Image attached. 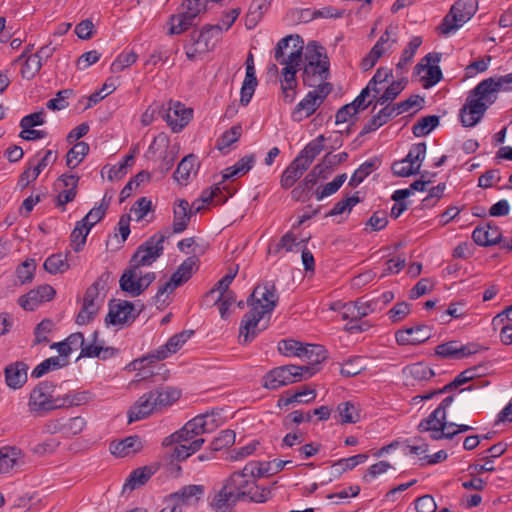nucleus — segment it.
Listing matches in <instances>:
<instances>
[{"label":"nucleus","mask_w":512,"mask_h":512,"mask_svg":"<svg viewBox=\"0 0 512 512\" xmlns=\"http://www.w3.org/2000/svg\"><path fill=\"white\" fill-rule=\"evenodd\" d=\"M368 459V455L358 454L349 458H343L333 463L332 467L336 468L338 474H342L347 470L355 468L357 465L364 463Z\"/></svg>","instance_id":"nucleus-54"},{"label":"nucleus","mask_w":512,"mask_h":512,"mask_svg":"<svg viewBox=\"0 0 512 512\" xmlns=\"http://www.w3.org/2000/svg\"><path fill=\"white\" fill-rule=\"evenodd\" d=\"M151 393L153 395L157 409L171 405L181 396L180 390L170 386L160 387L158 389L152 390Z\"/></svg>","instance_id":"nucleus-33"},{"label":"nucleus","mask_w":512,"mask_h":512,"mask_svg":"<svg viewBox=\"0 0 512 512\" xmlns=\"http://www.w3.org/2000/svg\"><path fill=\"white\" fill-rule=\"evenodd\" d=\"M316 397V392L313 389H310L308 386H304L301 390L295 392L287 396L284 399L279 400V405L283 402V405H289L292 403H309L313 401Z\"/></svg>","instance_id":"nucleus-48"},{"label":"nucleus","mask_w":512,"mask_h":512,"mask_svg":"<svg viewBox=\"0 0 512 512\" xmlns=\"http://www.w3.org/2000/svg\"><path fill=\"white\" fill-rule=\"evenodd\" d=\"M347 175L345 173L338 175L332 182L327 183L321 190L315 192L317 200H322L324 197L336 193L343 183L346 181Z\"/></svg>","instance_id":"nucleus-60"},{"label":"nucleus","mask_w":512,"mask_h":512,"mask_svg":"<svg viewBox=\"0 0 512 512\" xmlns=\"http://www.w3.org/2000/svg\"><path fill=\"white\" fill-rule=\"evenodd\" d=\"M90 230L91 229L84 224V221H78L76 223L70 235L71 246L75 252H79L83 249Z\"/></svg>","instance_id":"nucleus-43"},{"label":"nucleus","mask_w":512,"mask_h":512,"mask_svg":"<svg viewBox=\"0 0 512 512\" xmlns=\"http://www.w3.org/2000/svg\"><path fill=\"white\" fill-rule=\"evenodd\" d=\"M423 70H427V76L423 78L424 88L428 89L442 80L443 74L438 65H428L420 62L414 68L416 74H420Z\"/></svg>","instance_id":"nucleus-40"},{"label":"nucleus","mask_w":512,"mask_h":512,"mask_svg":"<svg viewBox=\"0 0 512 512\" xmlns=\"http://www.w3.org/2000/svg\"><path fill=\"white\" fill-rule=\"evenodd\" d=\"M377 163L378 160L373 159L361 164L359 168L351 176L349 186H358L372 171H374L377 168Z\"/></svg>","instance_id":"nucleus-51"},{"label":"nucleus","mask_w":512,"mask_h":512,"mask_svg":"<svg viewBox=\"0 0 512 512\" xmlns=\"http://www.w3.org/2000/svg\"><path fill=\"white\" fill-rule=\"evenodd\" d=\"M138 56L134 51H123L111 64V71L113 73L122 72L125 68L134 64Z\"/></svg>","instance_id":"nucleus-55"},{"label":"nucleus","mask_w":512,"mask_h":512,"mask_svg":"<svg viewBox=\"0 0 512 512\" xmlns=\"http://www.w3.org/2000/svg\"><path fill=\"white\" fill-rule=\"evenodd\" d=\"M91 400V393L88 391L71 390L67 393H60L59 409L64 407L80 406Z\"/></svg>","instance_id":"nucleus-38"},{"label":"nucleus","mask_w":512,"mask_h":512,"mask_svg":"<svg viewBox=\"0 0 512 512\" xmlns=\"http://www.w3.org/2000/svg\"><path fill=\"white\" fill-rule=\"evenodd\" d=\"M439 117L428 115L420 118L412 127V132L416 137H422L430 133L439 125Z\"/></svg>","instance_id":"nucleus-45"},{"label":"nucleus","mask_w":512,"mask_h":512,"mask_svg":"<svg viewBox=\"0 0 512 512\" xmlns=\"http://www.w3.org/2000/svg\"><path fill=\"white\" fill-rule=\"evenodd\" d=\"M256 161L255 155H245L241 159H239L233 166L226 168L223 171L222 179L226 181L233 177L243 176L248 173L252 167L254 166Z\"/></svg>","instance_id":"nucleus-30"},{"label":"nucleus","mask_w":512,"mask_h":512,"mask_svg":"<svg viewBox=\"0 0 512 512\" xmlns=\"http://www.w3.org/2000/svg\"><path fill=\"white\" fill-rule=\"evenodd\" d=\"M222 32L223 27L220 24H207L200 31H193L190 35V41L196 42L199 46L207 45L208 52L213 46L212 39L219 38Z\"/></svg>","instance_id":"nucleus-27"},{"label":"nucleus","mask_w":512,"mask_h":512,"mask_svg":"<svg viewBox=\"0 0 512 512\" xmlns=\"http://www.w3.org/2000/svg\"><path fill=\"white\" fill-rule=\"evenodd\" d=\"M86 427V421L81 416L69 419H57L49 424V429L53 433H61L66 437H72L80 434Z\"/></svg>","instance_id":"nucleus-19"},{"label":"nucleus","mask_w":512,"mask_h":512,"mask_svg":"<svg viewBox=\"0 0 512 512\" xmlns=\"http://www.w3.org/2000/svg\"><path fill=\"white\" fill-rule=\"evenodd\" d=\"M239 494H240V500L247 497L252 502L264 503L268 500L269 495L271 494V491L268 488H259L255 482L246 491L239 492Z\"/></svg>","instance_id":"nucleus-53"},{"label":"nucleus","mask_w":512,"mask_h":512,"mask_svg":"<svg viewBox=\"0 0 512 512\" xmlns=\"http://www.w3.org/2000/svg\"><path fill=\"white\" fill-rule=\"evenodd\" d=\"M304 41L299 35H288L277 43L275 60L284 65L280 79L283 101L291 104L296 98L297 72L301 69Z\"/></svg>","instance_id":"nucleus-4"},{"label":"nucleus","mask_w":512,"mask_h":512,"mask_svg":"<svg viewBox=\"0 0 512 512\" xmlns=\"http://www.w3.org/2000/svg\"><path fill=\"white\" fill-rule=\"evenodd\" d=\"M36 270V263L33 259L25 260L17 269L16 274L21 284L31 282Z\"/></svg>","instance_id":"nucleus-61"},{"label":"nucleus","mask_w":512,"mask_h":512,"mask_svg":"<svg viewBox=\"0 0 512 512\" xmlns=\"http://www.w3.org/2000/svg\"><path fill=\"white\" fill-rule=\"evenodd\" d=\"M192 214L190 212V204L185 199H179L173 210V233H182L189 225Z\"/></svg>","instance_id":"nucleus-24"},{"label":"nucleus","mask_w":512,"mask_h":512,"mask_svg":"<svg viewBox=\"0 0 512 512\" xmlns=\"http://www.w3.org/2000/svg\"><path fill=\"white\" fill-rule=\"evenodd\" d=\"M427 151V145L425 142H419L413 144L405 157V161H408L410 166H413V169L418 174L420 173V168L425 160Z\"/></svg>","instance_id":"nucleus-42"},{"label":"nucleus","mask_w":512,"mask_h":512,"mask_svg":"<svg viewBox=\"0 0 512 512\" xmlns=\"http://www.w3.org/2000/svg\"><path fill=\"white\" fill-rule=\"evenodd\" d=\"M431 337V329L427 325H416L400 329L395 333L396 342L399 345H417L427 341Z\"/></svg>","instance_id":"nucleus-14"},{"label":"nucleus","mask_w":512,"mask_h":512,"mask_svg":"<svg viewBox=\"0 0 512 512\" xmlns=\"http://www.w3.org/2000/svg\"><path fill=\"white\" fill-rule=\"evenodd\" d=\"M134 160V154L126 155L119 164L114 165L109 169L108 179L113 181L114 179L123 178L127 173V168L134 164Z\"/></svg>","instance_id":"nucleus-56"},{"label":"nucleus","mask_w":512,"mask_h":512,"mask_svg":"<svg viewBox=\"0 0 512 512\" xmlns=\"http://www.w3.org/2000/svg\"><path fill=\"white\" fill-rule=\"evenodd\" d=\"M307 169L308 167L302 163V157H296L283 171L280 186L285 190L290 189Z\"/></svg>","instance_id":"nucleus-23"},{"label":"nucleus","mask_w":512,"mask_h":512,"mask_svg":"<svg viewBox=\"0 0 512 512\" xmlns=\"http://www.w3.org/2000/svg\"><path fill=\"white\" fill-rule=\"evenodd\" d=\"M60 391L51 381H42L31 391L28 406L32 413L43 415L59 409Z\"/></svg>","instance_id":"nucleus-6"},{"label":"nucleus","mask_w":512,"mask_h":512,"mask_svg":"<svg viewBox=\"0 0 512 512\" xmlns=\"http://www.w3.org/2000/svg\"><path fill=\"white\" fill-rule=\"evenodd\" d=\"M89 152V145L84 142H78L76 143L67 153L66 155V165L74 169L82 160L83 158L88 154Z\"/></svg>","instance_id":"nucleus-47"},{"label":"nucleus","mask_w":512,"mask_h":512,"mask_svg":"<svg viewBox=\"0 0 512 512\" xmlns=\"http://www.w3.org/2000/svg\"><path fill=\"white\" fill-rule=\"evenodd\" d=\"M473 241L483 247L500 244L502 233L498 226L488 223L483 227H476L472 232Z\"/></svg>","instance_id":"nucleus-22"},{"label":"nucleus","mask_w":512,"mask_h":512,"mask_svg":"<svg viewBox=\"0 0 512 512\" xmlns=\"http://www.w3.org/2000/svg\"><path fill=\"white\" fill-rule=\"evenodd\" d=\"M28 366L24 362L17 361L5 368V380L13 389L21 388L27 381Z\"/></svg>","instance_id":"nucleus-25"},{"label":"nucleus","mask_w":512,"mask_h":512,"mask_svg":"<svg viewBox=\"0 0 512 512\" xmlns=\"http://www.w3.org/2000/svg\"><path fill=\"white\" fill-rule=\"evenodd\" d=\"M54 329V322L51 319H43L34 329V344H40L48 342L49 334Z\"/></svg>","instance_id":"nucleus-59"},{"label":"nucleus","mask_w":512,"mask_h":512,"mask_svg":"<svg viewBox=\"0 0 512 512\" xmlns=\"http://www.w3.org/2000/svg\"><path fill=\"white\" fill-rule=\"evenodd\" d=\"M376 305L377 301L375 300H364V298H359L354 302H349L343 305L342 318L344 320H360L374 312Z\"/></svg>","instance_id":"nucleus-17"},{"label":"nucleus","mask_w":512,"mask_h":512,"mask_svg":"<svg viewBox=\"0 0 512 512\" xmlns=\"http://www.w3.org/2000/svg\"><path fill=\"white\" fill-rule=\"evenodd\" d=\"M409 374L416 380L423 381L431 379L435 373L426 364L418 362L407 367Z\"/></svg>","instance_id":"nucleus-64"},{"label":"nucleus","mask_w":512,"mask_h":512,"mask_svg":"<svg viewBox=\"0 0 512 512\" xmlns=\"http://www.w3.org/2000/svg\"><path fill=\"white\" fill-rule=\"evenodd\" d=\"M218 427L213 414L205 413L188 421L180 430L163 440L164 446L176 445L171 457L183 461L197 452L205 443L203 434L211 433Z\"/></svg>","instance_id":"nucleus-3"},{"label":"nucleus","mask_w":512,"mask_h":512,"mask_svg":"<svg viewBox=\"0 0 512 512\" xmlns=\"http://www.w3.org/2000/svg\"><path fill=\"white\" fill-rule=\"evenodd\" d=\"M320 166H314L313 169L305 176L302 182H300L291 191V197L294 201H306L310 198V191L316 185L319 178H326L325 174L320 172Z\"/></svg>","instance_id":"nucleus-18"},{"label":"nucleus","mask_w":512,"mask_h":512,"mask_svg":"<svg viewBox=\"0 0 512 512\" xmlns=\"http://www.w3.org/2000/svg\"><path fill=\"white\" fill-rule=\"evenodd\" d=\"M196 18L197 17H192V15L188 14L187 11L171 16V27L169 33L181 34L195 24L194 21Z\"/></svg>","instance_id":"nucleus-44"},{"label":"nucleus","mask_w":512,"mask_h":512,"mask_svg":"<svg viewBox=\"0 0 512 512\" xmlns=\"http://www.w3.org/2000/svg\"><path fill=\"white\" fill-rule=\"evenodd\" d=\"M279 300L274 282L258 284L247 299L249 311L241 320L238 340L241 345L251 343L268 327V322Z\"/></svg>","instance_id":"nucleus-1"},{"label":"nucleus","mask_w":512,"mask_h":512,"mask_svg":"<svg viewBox=\"0 0 512 512\" xmlns=\"http://www.w3.org/2000/svg\"><path fill=\"white\" fill-rule=\"evenodd\" d=\"M156 403L153 399L151 391L143 394L129 409L128 411V422L132 423L135 421L142 420L148 417L156 410Z\"/></svg>","instance_id":"nucleus-20"},{"label":"nucleus","mask_w":512,"mask_h":512,"mask_svg":"<svg viewBox=\"0 0 512 512\" xmlns=\"http://www.w3.org/2000/svg\"><path fill=\"white\" fill-rule=\"evenodd\" d=\"M305 60L302 73L304 86L313 87L322 93V97H327L332 91V85L327 82L330 62L325 48L315 41L309 42L306 46Z\"/></svg>","instance_id":"nucleus-5"},{"label":"nucleus","mask_w":512,"mask_h":512,"mask_svg":"<svg viewBox=\"0 0 512 512\" xmlns=\"http://www.w3.org/2000/svg\"><path fill=\"white\" fill-rule=\"evenodd\" d=\"M235 432L230 429L222 430L219 434L211 441L210 448L212 451H220L224 448H228L235 443Z\"/></svg>","instance_id":"nucleus-50"},{"label":"nucleus","mask_w":512,"mask_h":512,"mask_svg":"<svg viewBox=\"0 0 512 512\" xmlns=\"http://www.w3.org/2000/svg\"><path fill=\"white\" fill-rule=\"evenodd\" d=\"M337 409L343 423H356L360 418L355 404L350 401L340 403Z\"/></svg>","instance_id":"nucleus-57"},{"label":"nucleus","mask_w":512,"mask_h":512,"mask_svg":"<svg viewBox=\"0 0 512 512\" xmlns=\"http://www.w3.org/2000/svg\"><path fill=\"white\" fill-rule=\"evenodd\" d=\"M307 361V365L300 366L303 368L306 377L310 378L321 369V364L327 359V351L322 345L305 344L302 357Z\"/></svg>","instance_id":"nucleus-12"},{"label":"nucleus","mask_w":512,"mask_h":512,"mask_svg":"<svg viewBox=\"0 0 512 512\" xmlns=\"http://www.w3.org/2000/svg\"><path fill=\"white\" fill-rule=\"evenodd\" d=\"M242 128L241 126H233L229 130L225 131L217 141V148L219 150H223L228 148L233 143L237 142L241 136Z\"/></svg>","instance_id":"nucleus-58"},{"label":"nucleus","mask_w":512,"mask_h":512,"mask_svg":"<svg viewBox=\"0 0 512 512\" xmlns=\"http://www.w3.org/2000/svg\"><path fill=\"white\" fill-rule=\"evenodd\" d=\"M238 501H240L239 492L233 490V487L227 481L214 496L212 506L217 510H226L236 505Z\"/></svg>","instance_id":"nucleus-26"},{"label":"nucleus","mask_w":512,"mask_h":512,"mask_svg":"<svg viewBox=\"0 0 512 512\" xmlns=\"http://www.w3.org/2000/svg\"><path fill=\"white\" fill-rule=\"evenodd\" d=\"M479 345H463L458 341H448L436 346L435 355L443 359H462L479 351Z\"/></svg>","instance_id":"nucleus-13"},{"label":"nucleus","mask_w":512,"mask_h":512,"mask_svg":"<svg viewBox=\"0 0 512 512\" xmlns=\"http://www.w3.org/2000/svg\"><path fill=\"white\" fill-rule=\"evenodd\" d=\"M43 63L35 56H29L21 68V75L25 79H32L40 71Z\"/></svg>","instance_id":"nucleus-63"},{"label":"nucleus","mask_w":512,"mask_h":512,"mask_svg":"<svg viewBox=\"0 0 512 512\" xmlns=\"http://www.w3.org/2000/svg\"><path fill=\"white\" fill-rule=\"evenodd\" d=\"M303 368L296 365H283L270 370L263 378V386L267 389L275 390L281 386L299 382L308 379Z\"/></svg>","instance_id":"nucleus-9"},{"label":"nucleus","mask_w":512,"mask_h":512,"mask_svg":"<svg viewBox=\"0 0 512 512\" xmlns=\"http://www.w3.org/2000/svg\"><path fill=\"white\" fill-rule=\"evenodd\" d=\"M393 117H395V115L391 105H386L376 115H373L363 126L360 135L363 136L377 130Z\"/></svg>","instance_id":"nucleus-31"},{"label":"nucleus","mask_w":512,"mask_h":512,"mask_svg":"<svg viewBox=\"0 0 512 512\" xmlns=\"http://www.w3.org/2000/svg\"><path fill=\"white\" fill-rule=\"evenodd\" d=\"M69 364L68 359L59 358V357H50L42 361L38 364L31 372L32 378H40L43 375L47 374L50 371H54L65 367Z\"/></svg>","instance_id":"nucleus-39"},{"label":"nucleus","mask_w":512,"mask_h":512,"mask_svg":"<svg viewBox=\"0 0 512 512\" xmlns=\"http://www.w3.org/2000/svg\"><path fill=\"white\" fill-rule=\"evenodd\" d=\"M170 233L158 232L142 243L133 254L130 266L139 269L142 266H149L159 258L164 251L163 243L169 238Z\"/></svg>","instance_id":"nucleus-7"},{"label":"nucleus","mask_w":512,"mask_h":512,"mask_svg":"<svg viewBox=\"0 0 512 512\" xmlns=\"http://www.w3.org/2000/svg\"><path fill=\"white\" fill-rule=\"evenodd\" d=\"M140 310H136L134 304L130 301L121 299H112L109 302V312L106 315L105 322L109 325L131 324L139 315Z\"/></svg>","instance_id":"nucleus-11"},{"label":"nucleus","mask_w":512,"mask_h":512,"mask_svg":"<svg viewBox=\"0 0 512 512\" xmlns=\"http://www.w3.org/2000/svg\"><path fill=\"white\" fill-rule=\"evenodd\" d=\"M178 338L176 335H173L169 338L165 345L160 346L158 349L154 350L147 356L140 359L141 362L147 361L148 363H153L155 361H160L166 359L173 353H176L180 348V344L178 343Z\"/></svg>","instance_id":"nucleus-29"},{"label":"nucleus","mask_w":512,"mask_h":512,"mask_svg":"<svg viewBox=\"0 0 512 512\" xmlns=\"http://www.w3.org/2000/svg\"><path fill=\"white\" fill-rule=\"evenodd\" d=\"M199 166L198 158L194 154H189L185 156L177 166L176 171L174 172V179L179 183L186 182L192 171L195 170L196 167Z\"/></svg>","instance_id":"nucleus-37"},{"label":"nucleus","mask_w":512,"mask_h":512,"mask_svg":"<svg viewBox=\"0 0 512 512\" xmlns=\"http://www.w3.org/2000/svg\"><path fill=\"white\" fill-rule=\"evenodd\" d=\"M55 293L51 285L44 284L21 296L18 302L23 309L33 311L42 302L51 300Z\"/></svg>","instance_id":"nucleus-16"},{"label":"nucleus","mask_w":512,"mask_h":512,"mask_svg":"<svg viewBox=\"0 0 512 512\" xmlns=\"http://www.w3.org/2000/svg\"><path fill=\"white\" fill-rule=\"evenodd\" d=\"M512 91V73L489 77L478 83L468 94L459 112L464 127H474L483 118L489 105L496 102L498 92Z\"/></svg>","instance_id":"nucleus-2"},{"label":"nucleus","mask_w":512,"mask_h":512,"mask_svg":"<svg viewBox=\"0 0 512 512\" xmlns=\"http://www.w3.org/2000/svg\"><path fill=\"white\" fill-rule=\"evenodd\" d=\"M21 462L22 452L20 449L11 446H5L0 449V473H8Z\"/></svg>","instance_id":"nucleus-28"},{"label":"nucleus","mask_w":512,"mask_h":512,"mask_svg":"<svg viewBox=\"0 0 512 512\" xmlns=\"http://www.w3.org/2000/svg\"><path fill=\"white\" fill-rule=\"evenodd\" d=\"M138 270L130 266L129 269L125 270L122 274L119 283L122 291L129 293L131 296H139L141 289L139 288Z\"/></svg>","instance_id":"nucleus-34"},{"label":"nucleus","mask_w":512,"mask_h":512,"mask_svg":"<svg viewBox=\"0 0 512 512\" xmlns=\"http://www.w3.org/2000/svg\"><path fill=\"white\" fill-rule=\"evenodd\" d=\"M347 159L348 153L346 152L332 154V152L330 151L322 158L321 162L318 163L316 166H320V172L327 176V174L330 173L333 170V168H335L339 164L346 162Z\"/></svg>","instance_id":"nucleus-46"},{"label":"nucleus","mask_w":512,"mask_h":512,"mask_svg":"<svg viewBox=\"0 0 512 512\" xmlns=\"http://www.w3.org/2000/svg\"><path fill=\"white\" fill-rule=\"evenodd\" d=\"M326 97H322V93L318 90L310 91L308 94L296 105L292 112L294 121H302L314 114L317 108L322 104Z\"/></svg>","instance_id":"nucleus-15"},{"label":"nucleus","mask_w":512,"mask_h":512,"mask_svg":"<svg viewBox=\"0 0 512 512\" xmlns=\"http://www.w3.org/2000/svg\"><path fill=\"white\" fill-rule=\"evenodd\" d=\"M68 254L56 253L50 255L44 262V269L50 274L64 273L69 268Z\"/></svg>","instance_id":"nucleus-41"},{"label":"nucleus","mask_w":512,"mask_h":512,"mask_svg":"<svg viewBox=\"0 0 512 512\" xmlns=\"http://www.w3.org/2000/svg\"><path fill=\"white\" fill-rule=\"evenodd\" d=\"M476 12V5L470 0L456 1L449 13L444 17L439 29L444 35L457 30L466 23Z\"/></svg>","instance_id":"nucleus-8"},{"label":"nucleus","mask_w":512,"mask_h":512,"mask_svg":"<svg viewBox=\"0 0 512 512\" xmlns=\"http://www.w3.org/2000/svg\"><path fill=\"white\" fill-rule=\"evenodd\" d=\"M199 260L196 256L185 259L171 275L170 279L159 286L156 293V300L159 301L164 293H172L176 288L186 283L198 269Z\"/></svg>","instance_id":"nucleus-10"},{"label":"nucleus","mask_w":512,"mask_h":512,"mask_svg":"<svg viewBox=\"0 0 512 512\" xmlns=\"http://www.w3.org/2000/svg\"><path fill=\"white\" fill-rule=\"evenodd\" d=\"M324 135H319L312 141H310L304 149L298 154L297 157H302V163L309 168L314 159L321 153L324 149Z\"/></svg>","instance_id":"nucleus-35"},{"label":"nucleus","mask_w":512,"mask_h":512,"mask_svg":"<svg viewBox=\"0 0 512 512\" xmlns=\"http://www.w3.org/2000/svg\"><path fill=\"white\" fill-rule=\"evenodd\" d=\"M142 448V441L138 436H129L116 444H112V453L118 457L134 454Z\"/></svg>","instance_id":"nucleus-32"},{"label":"nucleus","mask_w":512,"mask_h":512,"mask_svg":"<svg viewBox=\"0 0 512 512\" xmlns=\"http://www.w3.org/2000/svg\"><path fill=\"white\" fill-rule=\"evenodd\" d=\"M305 344L294 339H284L278 343V351L284 356L302 357Z\"/></svg>","instance_id":"nucleus-49"},{"label":"nucleus","mask_w":512,"mask_h":512,"mask_svg":"<svg viewBox=\"0 0 512 512\" xmlns=\"http://www.w3.org/2000/svg\"><path fill=\"white\" fill-rule=\"evenodd\" d=\"M192 110L186 109L183 104L176 103L173 108H169L163 118L174 132L182 130L190 121Z\"/></svg>","instance_id":"nucleus-21"},{"label":"nucleus","mask_w":512,"mask_h":512,"mask_svg":"<svg viewBox=\"0 0 512 512\" xmlns=\"http://www.w3.org/2000/svg\"><path fill=\"white\" fill-rule=\"evenodd\" d=\"M407 80L393 81L377 98V104L384 105L390 101H393L403 91Z\"/></svg>","instance_id":"nucleus-52"},{"label":"nucleus","mask_w":512,"mask_h":512,"mask_svg":"<svg viewBox=\"0 0 512 512\" xmlns=\"http://www.w3.org/2000/svg\"><path fill=\"white\" fill-rule=\"evenodd\" d=\"M150 467L144 466L133 470L124 483V490H135L143 486L152 476Z\"/></svg>","instance_id":"nucleus-36"},{"label":"nucleus","mask_w":512,"mask_h":512,"mask_svg":"<svg viewBox=\"0 0 512 512\" xmlns=\"http://www.w3.org/2000/svg\"><path fill=\"white\" fill-rule=\"evenodd\" d=\"M227 481L233 487V490L237 492L246 491L255 483L252 478L244 476L240 471L234 472Z\"/></svg>","instance_id":"nucleus-62"}]
</instances>
